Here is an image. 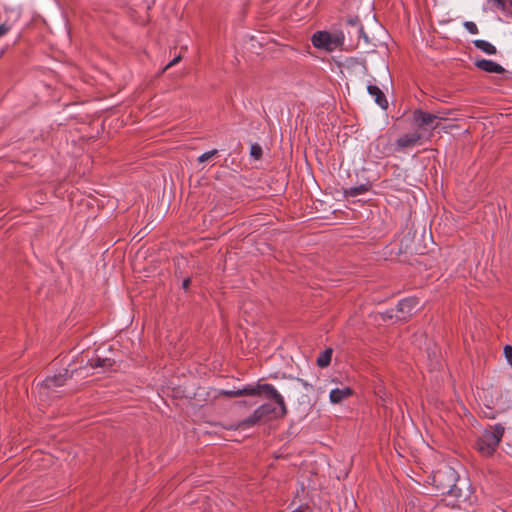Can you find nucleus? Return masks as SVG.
Segmentation results:
<instances>
[{
  "mask_svg": "<svg viewBox=\"0 0 512 512\" xmlns=\"http://www.w3.org/2000/svg\"><path fill=\"white\" fill-rule=\"evenodd\" d=\"M77 362L80 364L79 367H76V364L70 363L67 368L58 374L53 376H48L43 382L40 384L39 393L41 396L49 397L50 392H53L56 388L61 387L65 384L68 378H72L75 374L86 376L90 371H94L96 369H104L112 366V362L108 358H88L85 356H81Z\"/></svg>",
  "mask_w": 512,
  "mask_h": 512,
  "instance_id": "f257e3e1",
  "label": "nucleus"
},
{
  "mask_svg": "<svg viewBox=\"0 0 512 512\" xmlns=\"http://www.w3.org/2000/svg\"><path fill=\"white\" fill-rule=\"evenodd\" d=\"M264 392L266 397L273 399L279 405V413L277 415L283 417L287 414V407L283 396L271 384H248L239 389L240 396H259Z\"/></svg>",
  "mask_w": 512,
  "mask_h": 512,
  "instance_id": "f03ea898",
  "label": "nucleus"
},
{
  "mask_svg": "<svg viewBox=\"0 0 512 512\" xmlns=\"http://www.w3.org/2000/svg\"><path fill=\"white\" fill-rule=\"evenodd\" d=\"M505 428L501 424H495L485 429L477 441L478 450L486 456L492 455L498 447Z\"/></svg>",
  "mask_w": 512,
  "mask_h": 512,
  "instance_id": "7ed1b4c3",
  "label": "nucleus"
},
{
  "mask_svg": "<svg viewBox=\"0 0 512 512\" xmlns=\"http://www.w3.org/2000/svg\"><path fill=\"white\" fill-rule=\"evenodd\" d=\"M458 476L454 469L447 467L444 470H438L433 475V481L436 483V490L441 495L458 496L456 482Z\"/></svg>",
  "mask_w": 512,
  "mask_h": 512,
  "instance_id": "20e7f679",
  "label": "nucleus"
},
{
  "mask_svg": "<svg viewBox=\"0 0 512 512\" xmlns=\"http://www.w3.org/2000/svg\"><path fill=\"white\" fill-rule=\"evenodd\" d=\"M312 44L316 48L325 49L327 51H333L340 45V39L333 37L326 31H318L312 36Z\"/></svg>",
  "mask_w": 512,
  "mask_h": 512,
  "instance_id": "39448f33",
  "label": "nucleus"
},
{
  "mask_svg": "<svg viewBox=\"0 0 512 512\" xmlns=\"http://www.w3.org/2000/svg\"><path fill=\"white\" fill-rule=\"evenodd\" d=\"M418 301L415 298H405L395 306V321H406L417 309Z\"/></svg>",
  "mask_w": 512,
  "mask_h": 512,
  "instance_id": "423d86ee",
  "label": "nucleus"
},
{
  "mask_svg": "<svg viewBox=\"0 0 512 512\" xmlns=\"http://www.w3.org/2000/svg\"><path fill=\"white\" fill-rule=\"evenodd\" d=\"M414 121L420 126H427L430 129H436L438 126V120L444 119L441 116L425 112L422 110H416L413 114Z\"/></svg>",
  "mask_w": 512,
  "mask_h": 512,
  "instance_id": "0eeeda50",
  "label": "nucleus"
},
{
  "mask_svg": "<svg viewBox=\"0 0 512 512\" xmlns=\"http://www.w3.org/2000/svg\"><path fill=\"white\" fill-rule=\"evenodd\" d=\"M421 139V134L417 131L406 133L400 136L395 143V150H404L416 146Z\"/></svg>",
  "mask_w": 512,
  "mask_h": 512,
  "instance_id": "6e6552de",
  "label": "nucleus"
},
{
  "mask_svg": "<svg viewBox=\"0 0 512 512\" xmlns=\"http://www.w3.org/2000/svg\"><path fill=\"white\" fill-rule=\"evenodd\" d=\"M374 147L378 152L376 156L379 158L391 155L395 151L390 140L384 136H380L376 139Z\"/></svg>",
  "mask_w": 512,
  "mask_h": 512,
  "instance_id": "1a4fd4ad",
  "label": "nucleus"
},
{
  "mask_svg": "<svg viewBox=\"0 0 512 512\" xmlns=\"http://www.w3.org/2000/svg\"><path fill=\"white\" fill-rule=\"evenodd\" d=\"M475 66L478 69L487 73L502 74L505 71L504 67H502L497 62L489 59L477 60L475 61Z\"/></svg>",
  "mask_w": 512,
  "mask_h": 512,
  "instance_id": "9d476101",
  "label": "nucleus"
},
{
  "mask_svg": "<svg viewBox=\"0 0 512 512\" xmlns=\"http://www.w3.org/2000/svg\"><path fill=\"white\" fill-rule=\"evenodd\" d=\"M351 35H354L358 38V46L365 50H373L375 45L371 42L368 35L365 33L363 26L357 27L355 32L349 31Z\"/></svg>",
  "mask_w": 512,
  "mask_h": 512,
  "instance_id": "9b49d317",
  "label": "nucleus"
},
{
  "mask_svg": "<svg viewBox=\"0 0 512 512\" xmlns=\"http://www.w3.org/2000/svg\"><path fill=\"white\" fill-rule=\"evenodd\" d=\"M367 91L371 97L374 98L375 103L379 105L382 109H386L388 107V101L382 92V90L376 85H368Z\"/></svg>",
  "mask_w": 512,
  "mask_h": 512,
  "instance_id": "f8f14e48",
  "label": "nucleus"
},
{
  "mask_svg": "<svg viewBox=\"0 0 512 512\" xmlns=\"http://www.w3.org/2000/svg\"><path fill=\"white\" fill-rule=\"evenodd\" d=\"M352 395V389L349 387L334 388L330 391L329 399L333 404H338Z\"/></svg>",
  "mask_w": 512,
  "mask_h": 512,
  "instance_id": "ddd939ff",
  "label": "nucleus"
},
{
  "mask_svg": "<svg viewBox=\"0 0 512 512\" xmlns=\"http://www.w3.org/2000/svg\"><path fill=\"white\" fill-rule=\"evenodd\" d=\"M473 44L477 49L481 50L487 55H494L497 53L496 47L487 40L476 39L473 41Z\"/></svg>",
  "mask_w": 512,
  "mask_h": 512,
  "instance_id": "4468645a",
  "label": "nucleus"
},
{
  "mask_svg": "<svg viewBox=\"0 0 512 512\" xmlns=\"http://www.w3.org/2000/svg\"><path fill=\"white\" fill-rule=\"evenodd\" d=\"M10 13L12 19L0 24V37L4 36L8 31H10L14 23H16L20 18L19 11L11 10Z\"/></svg>",
  "mask_w": 512,
  "mask_h": 512,
  "instance_id": "2eb2a0df",
  "label": "nucleus"
},
{
  "mask_svg": "<svg viewBox=\"0 0 512 512\" xmlns=\"http://www.w3.org/2000/svg\"><path fill=\"white\" fill-rule=\"evenodd\" d=\"M332 352L331 348H327L321 352L317 358V365L322 368L328 366L331 362Z\"/></svg>",
  "mask_w": 512,
  "mask_h": 512,
  "instance_id": "dca6fc26",
  "label": "nucleus"
},
{
  "mask_svg": "<svg viewBox=\"0 0 512 512\" xmlns=\"http://www.w3.org/2000/svg\"><path fill=\"white\" fill-rule=\"evenodd\" d=\"M369 189H370L369 184H361L358 186H353V187L348 188L345 191V194L348 196H351V197H355V196H358V195H361V194L367 192Z\"/></svg>",
  "mask_w": 512,
  "mask_h": 512,
  "instance_id": "f3484780",
  "label": "nucleus"
},
{
  "mask_svg": "<svg viewBox=\"0 0 512 512\" xmlns=\"http://www.w3.org/2000/svg\"><path fill=\"white\" fill-rule=\"evenodd\" d=\"M262 420L260 415L254 410V412L239 423V427H252Z\"/></svg>",
  "mask_w": 512,
  "mask_h": 512,
  "instance_id": "a211bd4d",
  "label": "nucleus"
},
{
  "mask_svg": "<svg viewBox=\"0 0 512 512\" xmlns=\"http://www.w3.org/2000/svg\"><path fill=\"white\" fill-rule=\"evenodd\" d=\"M262 420L260 415L254 410V412L239 423V427H252Z\"/></svg>",
  "mask_w": 512,
  "mask_h": 512,
  "instance_id": "6ab92c4d",
  "label": "nucleus"
},
{
  "mask_svg": "<svg viewBox=\"0 0 512 512\" xmlns=\"http://www.w3.org/2000/svg\"><path fill=\"white\" fill-rule=\"evenodd\" d=\"M262 420L260 415L254 410V412L239 423V427H252Z\"/></svg>",
  "mask_w": 512,
  "mask_h": 512,
  "instance_id": "aec40b11",
  "label": "nucleus"
},
{
  "mask_svg": "<svg viewBox=\"0 0 512 512\" xmlns=\"http://www.w3.org/2000/svg\"><path fill=\"white\" fill-rule=\"evenodd\" d=\"M256 412L260 415L262 419L265 417L276 413V409L271 404H262L259 407H257Z\"/></svg>",
  "mask_w": 512,
  "mask_h": 512,
  "instance_id": "412c9836",
  "label": "nucleus"
},
{
  "mask_svg": "<svg viewBox=\"0 0 512 512\" xmlns=\"http://www.w3.org/2000/svg\"><path fill=\"white\" fill-rule=\"evenodd\" d=\"M250 156L254 160H259L262 157V147L258 143H254L250 146Z\"/></svg>",
  "mask_w": 512,
  "mask_h": 512,
  "instance_id": "4be33fe9",
  "label": "nucleus"
},
{
  "mask_svg": "<svg viewBox=\"0 0 512 512\" xmlns=\"http://www.w3.org/2000/svg\"><path fill=\"white\" fill-rule=\"evenodd\" d=\"M217 153H218L217 149H212L210 151H206L203 154H201L197 158V160H198L199 163H203V162L209 160L210 158H212L213 156H215Z\"/></svg>",
  "mask_w": 512,
  "mask_h": 512,
  "instance_id": "5701e85b",
  "label": "nucleus"
},
{
  "mask_svg": "<svg viewBox=\"0 0 512 512\" xmlns=\"http://www.w3.org/2000/svg\"><path fill=\"white\" fill-rule=\"evenodd\" d=\"M395 314H396V309L394 307V308L387 309L386 311L380 313V316L383 321L395 320Z\"/></svg>",
  "mask_w": 512,
  "mask_h": 512,
  "instance_id": "b1692460",
  "label": "nucleus"
},
{
  "mask_svg": "<svg viewBox=\"0 0 512 512\" xmlns=\"http://www.w3.org/2000/svg\"><path fill=\"white\" fill-rule=\"evenodd\" d=\"M463 25H464L465 29L470 34H478L479 30H478L477 25L474 22H472V21H465Z\"/></svg>",
  "mask_w": 512,
  "mask_h": 512,
  "instance_id": "393cba45",
  "label": "nucleus"
},
{
  "mask_svg": "<svg viewBox=\"0 0 512 512\" xmlns=\"http://www.w3.org/2000/svg\"><path fill=\"white\" fill-rule=\"evenodd\" d=\"M347 23L352 28V30H350L351 32H355L357 30V27L362 26L359 23V19L358 18H351V19H349L347 21Z\"/></svg>",
  "mask_w": 512,
  "mask_h": 512,
  "instance_id": "a878e982",
  "label": "nucleus"
},
{
  "mask_svg": "<svg viewBox=\"0 0 512 512\" xmlns=\"http://www.w3.org/2000/svg\"><path fill=\"white\" fill-rule=\"evenodd\" d=\"M220 394L228 396V397H238V396H240L239 389H236V390H222L220 392Z\"/></svg>",
  "mask_w": 512,
  "mask_h": 512,
  "instance_id": "bb28decb",
  "label": "nucleus"
},
{
  "mask_svg": "<svg viewBox=\"0 0 512 512\" xmlns=\"http://www.w3.org/2000/svg\"><path fill=\"white\" fill-rule=\"evenodd\" d=\"M504 354L507 361L512 365V346L507 345L504 348Z\"/></svg>",
  "mask_w": 512,
  "mask_h": 512,
  "instance_id": "cd10ccee",
  "label": "nucleus"
},
{
  "mask_svg": "<svg viewBox=\"0 0 512 512\" xmlns=\"http://www.w3.org/2000/svg\"><path fill=\"white\" fill-rule=\"evenodd\" d=\"M181 60V56L174 57L165 67L164 70L176 65Z\"/></svg>",
  "mask_w": 512,
  "mask_h": 512,
  "instance_id": "c85d7f7f",
  "label": "nucleus"
},
{
  "mask_svg": "<svg viewBox=\"0 0 512 512\" xmlns=\"http://www.w3.org/2000/svg\"><path fill=\"white\" fill-rule=\"evenodd\" d=\"M496 6L501 9L502 11L505 10L506 8V5H505V2L503 0H494Z\"/></svg>",
  "mask_w": 512,
  "mask_h": 512,
  "instance_id": "c756f323",
  "label": "nucleus"
},
{
  "mask_svg": "<svg viewBox=\"0 0 512 512\" xmlns=\"http://www.w3.org/2000/svg\"><path fill=\"white\" fill-rule=\"evenodd\" d=\"M296 381L300 384H302L305 388H308V387H311L310 384H308L306 381L300 379V378H297Z\"/></svg>",
  "mask_w": 512,
  "mask_h": 512,
  "instance_id": "7c9ffc66",
  "label": "nucleus"
},
{
  "mask_svg": "<svg viewBox=\"0 0 512 512\" xmlns=\"http://www.w3.org/2000/svg\"><path fill=\"white\" fill-rule=\"evenodd\" d=\"M189 283H190V279L189 278L184 279L183 282H182V287L184 289H187L188 286H189Z\"/></svg>",
  "mask_w": 512,
  "mask_h": 512,
  "instance_id": "2f4dec72",
  "label": "nucleus"
}]
</instances>
